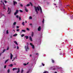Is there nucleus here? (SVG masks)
I'll list each match as a JSON object with an SVG mask.
<instances>
[{
  "instance_id": "obj_1",
  "label": "nucleus",
  "mask_w": 73,
  "mask_h": 73,
  "mask_svg": "<svg viewBox=\"0 0 73 73\" xmlns=\"http://www.w3.org/2000/svg\"><path fill=\"white\" fill-rule=\"evenodd\" d=\"M35 12H36L37 14H38V11H37V10L38 11H39L40 9L41 13H42V9H41V7L39 6V7H35Z\"/></svg>"
},
{
  "instance_id": "obj_2",
  "label": "nucleus",
  "mask_w": 73,
  "mask_h": 73,
  "mask_svg": "<svg viewBox=\"0 0 73 73\" xmlns=\"http://www.w3.org/2000/svg\"><path fill=\"white\" fill-rule=\"evenodd\" d=\"M27 46H25V48L26 50V51L27 52L28 51V50H29V47H28V43H27Z\"/></svg>"
},
{
  "instance_id": "obj_3",
  "label": "nucleus",
  "mask_w": 73,
  "mask_h": 73,
  "mask_svg": "<svg viewBox=\"0 0 73 73\" xmlns=\"http://www.w3.org/2000/svg\"><path fill=\"white\" fill-rule=\"evenodd\" d=\"M8 13V14H10L11 13V9H10L9 7L8 8V11H7Z\"/></svg>"
},
{
  "instance_id": "obj_4",
  "label": "nucleus",
  "mask_w": 73,
  "mask_h": 73,
  "mask_svg": "<svg viewBox=\"0 0 73 73\" xmlns=\"http://www.w3.org/2000/svg\"><path fill=\"white\" fill-rule=\"evenodd\" d=\"M30 45H31V46H32V48L33 49H34L35 46H34V45H33V44H32V43H30Z\"/></svg>"
},
{
  "instance_id": "obj_5",
  "label": "nucleus",
  "mask_w": 73,
  "mask_h": 73,
  "mask_svg": "<svg viewBox=\"0 0 73 73\" xmlns=\"http://www.w3.org/2000/svg\"><path fill=\"white\" fill-rule=\"evenodd\" d=\"M13 57V55L12 54V53H10V59L11 60L12 59V58Z\"/></svg>"
},
{
  "instance_id": "obj_6",
  "label": "nucleus",
  "mask_w": 73,
  "mask_h": 73,
  "mask_svg": "<svg viewBox=\"0 0 73 73\" xmlns=\"http://www.w3.org/2000/svg\"><path fill=\"white\" fill-rule=\"evenodd\" d=\"M31 71L32 70L31 69H29L27 71V73H29L30 72H31Z\"/></svg>"
},
{
  "instance_id": "obj_7",
  "label": "nucleus",
  "mask_w": 73,
  "mask_h": 73,
  "mask_svg": "<svg viewBox=\"0 0 73 73\" xmlns=\"http://www.w3.org/2000/svg\"><path fill=\"white\" fill-rule=\"evenodd\" d=\"M25 11L26 12H28V9H27L25 7Z\"/></svg>"
},
{
  "instance_id": "obj_8",
  "label": "nucleus",
  "mask_w": 73,
  "mask_h": 73,
  "mask_svg": "<svg viewBox=\"0 0 73 73\" xmlns=\"http://www.w3.org/2000/svg\"><path fill=\"white\" fill-rule=\"evenodd\" d=\"M18 71L17 72V73H19L20 72V68H17Z\"/></svg>"
},
{
  "instance_id": "obj_9",
  "label": "nucleus",
  "mask_w": 73,
  "mask_h": 73,
  "mask_svg": "<svg viewBox=\"0 0 73 73\" xmlns=\"http://www.w3.org/2000/svg\"><path fill=\"white\" fill-rule=\"evenodd\" d=\"M29 64V62H27V64L26 63H24L23 64V65H24L25 66H26L27 65H28Z\"/></svg>"
},
{
  "instance_id": "obj_10",
  "label": "nucleus",
  "mask_w": 73,
  "mask_h": 73,
  "mask_svg": "<svg viewBox=\"0 0 73 73\" xmlns=\"http://www.w3.org/2000/svg\"><path fill=\"white\" fill-rule=\"evenodd\" d=\"M13 3H14V5H15V4H17V2H15V1H13Z\"/></svg>"
},
{
  "instance_id": "obj_11",
  "label": "nucleus",
  "mask_w": 73,
  "mask_h": 73,
  "mask_svg": "<svg viewBox=\"0 0 73 73\" xmlns=\"http://www.w3.org/2000/svg\"><path fill=\"white\" fill-rule=\"evenodd\" d=\"M40 30H41V27L40 26L38 28V31H40Z\"/></svg>"
},
{
  "instance_id": "obj_12",
  "label": "nucleus",
  "mask_w": 73,
  "mask_h": 73,
  "mask_svg": "<svg viewBox=\"0 0 73 73\" xmlns=\"http://www.w3.org/2000/svg\"><path fill=\"white\" fill-rule=\"evenodd\" d=\"M34 35V32H32L31 34V37H33Z\"/></svg>"
},
{
  "instance_id": "obj_13",
  "label": "nucleus",
  "mask_w": 73,
  "mask_h": 73,
  "mask_svg": "<svg viewBox=\"0 0 73 73\" xmlns=\"http://www.w3.org/2000/svg\"><path fill=\"white\" fill-rule=\"evenodd\" d=\"M29 39L30 41H32V38L31 37V36H29Z\"/></svg>"
},
{
  "instance_id": "obj_14",
  "label": "nucleus",
  "mask_w": 73,
  "mask_h": 73,
  "mask_svg": "<svg viewBox=\"0 0 73 73\" xmlns=\"http://www.w3.org/2000/svg\"><path fill=\"white\" fill-rule=\"evenodd\" d=\"M14 43H15V44H16V45H18V44L17 43V42L16 41H14Z\"/></svg>"
},
{
  "instance_id": "obj_15",
  "label": "nucleus",
  "mask_w": 73,
  "mask_h": 73,
  "mask_svg": "<svg viewBox=\"0 0 73 73\" xmlns=\"http://www.w3.org/2000/svg\"><path fill=\"white\" fill-rule=\"evenodd\" d=\"M13 66V64H11L8 65L9 66H10V67H12Z\"/></svg>"
},
{
  "instance_id": "obj_16",
  "label": "nucleus",
  "mask_w": 73,
  "mask_h": 73,
  "mask_svg": "<svg viewBox=\"0 0 73 73\" xmlns=\"http://www.w3.org/2000/svg\"><path fill=\"white\" fill-rule=\"evenodd\" d=\"M25 37L26 38V39H28V36H25Z\"/></svg>"
},
{
  "instance_id": "obj_17",
  "label": "nucleus",
  "mask_w": 73,
  "mask_h": 73,
  "mask_svg": "<svg viewBox=\"0 0 73 73\" xmlns=\"http://www.w3.org/2000/svg\"><path fill=\"white\" fill-rule=\"evenodd\" d=\"M8 60H9V59H8L6 60L5 61V64L6 63H7V62H8Z\"/></svg>"
},
{
  "instance_id": "obj_18",
  "label": "nucleus",
  "mask_w": 73,
  "mask_h": 73,
  "mask_svg": "<svg viewBox=\"0 0 73 73\" xmlns=\"http://www.w3.org/2000/svg\"><path fill=\"white\" fill-rule=\"evenodd\" d=\"M22 32H25L26 31L25 30H22V31L21 32V33H22Z\"/></svg>"
},
{
  "instance_id": "obj_19",
  "label": "nucleus",
  "mask_w": 73,
  "mask_h": 73,
  "mask_svg": "<svg viewBox=\"0 0 73 73\" xmlns=\"http://www.w3.org/2000/svg\"><path fill=\"white\" fill-rule=\"evenodd\" d=\"M29 19L30 20H31V19H32V17L30 16L29 17Z\"/></svg>"
},
{
  "instance_id": "obj_20",
  "label": "nucleus",
  "mask_w": 73,
  "mask_h": 73,
  "mask_svg": "<svg viewBox=\"0 0 73 73\" xmlns=\"http://www.w3.org/2000/svg\"><path fill=\"white\" fill-rule=\"evenodd\" d=\"M17 70V68H13V70L14 71V70Z\"/></svg>"
},
{
  "instance_id": "obj_21",
  "label": "nucleus",
  "mask_w": 73,
  "mask_h": 73,
  "mask_svg": "<svg viewBox=\"0 0 73 73\" xmlns=\"http://www.w3.org/2000/svg\"><path fill=\"white\" fill-rule=\"evenodd\" d=\"M17 36V34H15L13 35V36Z\"/></svg>"
},
{
  "instance_id": "obj_22",
  "label": "nucleus",
  "mask_w": 73,
  "mask_h": 73,
  "mask_svg": "<svg viewBox=\"0 0 73 73\" xmlns=\"http://www.w3.org/2000/svg\"><path fill=\"white\" fill-rule=\"evenodd\" d=\"M16 22H15L13 24V25H16Z\"/></svg>"
},
{
  "instance_id": "obj_23",
  "label": "nucleus",
  "mask_w": 73,
  "mask_h": 73,
  "mask_svg": "<svg viewBox=\"0 0 73 73\" xmlns=\"http://www.w3.org/2000/svg\"><path fill=\"white\" fill-rule=\"evenodd\" d=\"M6 50L5 49H4L3 50V52H2V53H4V52H5V51Z\"/></svg>"
},
{
  "instance_id": "obj_24",
  "label": "nucleus",
  "mask_w": 73,
  "mask_h": 73,
  "mask_svg": "<svg viewBox=\"0 0 73 73\" xmlns=\"http://www.w3.org/2000/svg\"><path fill=\"white\" fill-rule=\"evenodd\" d=\"M16 12L17 13H18V12H19V10H17L16 11Z\"/></svg>"
},
{
  "instance_id": "obj_25",
  "label": "nucleus",
  "mask_w": 73,
  "mask_h": 73,
  "mask_svg": "<svg viewBox=\"0 0 73 73\" xmlns=\"http://www.w3.org/2000/svg\"><path fill=\"white\" fill-rule=\"evenodd\" d=\"M8 33H9L8 32V30H7L6 31V34H8Z\"/></svg>"
},
{
  "instance_id": "obj_26",
  "label": "nucleus",
  "mask_w": 73,
  "mask_h": 73,
  "mask_svg": "<svg viewBox=\"0 0 73 73\" xmlns=\"http://www.w3.org/2000/svg\"><path fill=\"white\" fill-rule=\"evenodd\" d=\"M23 72H24V70H23V69H22L21 71V73H23Z\"/></svg>"
},
{
  "instance_id": "obj_27",
  "label": "nucleus",
  "mask_w": 73,
  "mask_h": 73,
  "mask_svg": "<svg viewBox=\"0 0 73 73\" xmlns=\"http://www.w3.org/2000/svg\"><path fill=\"white\" fill-rule=\"evenodd\" d=\"M43 73H48V71H45Z\"/></svg>"
},
{
  "instance_id": "obj_28",
  "label": "nucleus",
  "mask_w": 73,
  "mask_h": 73,
  "mask_svg": "<svg viewBox=\"0 0 73 73\" xmlns=\"http://www.w3.org/2000/svg\"><path fill=\"white\" fill-rule=\"evenodd\" d=\"M1 2H2V3H3V5H5V4H4V2H3L2 1H1Z\"/></svg>"
},
{
  "instance_id": "obj_29",
  "label": "nucleus",
  "mask_w": 73,
  "mask_h": 73,
  "mask_svg": "<svg viewBox=\"0 0 73 73\" xmlns=\"http://www.w3.org/2000/svg\"><path fill=\"white\" fill-rule=\"evenodd\" d=\"M20 6H21V7H23V5L22 4H20Z\"/></svg>"
},
{
  "instance_id": "obj_30",
  "label": "nucleus",
  "mask_w": 73,
  "mask_h": 73,
  "mask_svg": "<svg viewBox=\"0 0 73 73\" xmlns=\"http://www.w3.org/2000/svg\"><path fill=\"white\" fill-rule=\"evenodd\" d=\"M22 25H23V26L24 25V22H23L22 23Z\"/></svg>"
},
{
  "instance_id": "obj_31",
  "label": "nucleus",
  "mask_w": 73,
  "mask_h": 73,
  "mask_svg": "<svg viewBox=\"0 0 73 73\" xmlns=\"http://www.w3.org/2000/svg\"><path fill=\"white\" fill-rule=\"evenodd\" d=\"M29 5H30V4H28L26 6H27V7H29Z\"/></svg>"
},
{
  "instance_id": "obj_32",
  "label": "nucleus",
  "mask_w": 73,
  "mask_h": 73,
  "mask_svg": "<svg viewBox=\"0 0 73 73\" xmlns=\"http://www.w3.org/2000/svg\"><path fill=\"white\" fill-rule=\"evenodd\" d=\"M19 31H20V29H18L17 30V32H19Z\"/></svg>"
},
{
  "instance_id": "obj_33",
  "label": "nucleus",
  "mask_w": 73,
  "mask_h": 73,
  "mask_svg": "<svg viewBox=\"0 0 73 73\" xmlns=\"http://www.w3.org/2000/svg\"><path fill=\"white\" fill-rule=\"evenodd\" d=\"M43 23L44 24V19H43V21H42Z\"/></svg>"
},
{
  "instance_id": "obj_34",
  "label": "nucleus",
  "mask_w": 73,
  "mask_h": 73,
  "mask_svg": "<svg viewBox=\"0 0 73 73\" xmlns=\"http://www.w3.org/2000/svg\"><path fill=\"white\" fill-rule=\"evenodd\" d=\"M16 18L18 19V18H19V15H17L16 16Z\"/></svg>"
},
{
  "instance_id": "obj_35",
  "label": "nucleus",
  "mask_w": 73,
  "mask_h": 73,
  "mask_svg": "<svg viewBox=\"0 0 73 73\" xmlns=\"http://www.w3.org/2000/svg\"><path fill=\"white\" fill-rule=\"evenodd\" d=\"M17 13H16V12H15V13H14V15H16V14H17Z\"/></svg>"
},
{
  "instance_id": "obj_36",
  "label": "nucleus",
  "mask_w": 73,
  "mask_h": 73,
  "mask_svg": "<svg viewBox=\"0 0 73 73\" xmlns=\"http://www.w3.org/2000/svg\"><path fill=\"white\" fill-rule=\"evenodd\" d=\"M9 47H8L6 50H9Z\"/></svg>"
},
{
  "instance_id": "obj_37",
  "label": "nucleus",
  "mask_w": 73,
  "mask_h": 73,
  "mask_svg": "<svg viewBox=\"0 0 73 73\" xmlns=\"http://www.w3.org/2000/svg\"><path fill=\"white\" fill-rule=\"evenodd\" d=\"M21 36L22 37H23V36H24V35L23 34L21 35Z\"/></svg>"
},
{
  "instance_id": "obj_38",
  "label": "nucleus",
  "mask_w": 73,
  "mask_h": 73,
  "mask_svg": "<svg viewBox=\"0 0 73 73\" xmlns=\"http://www.w3.org/2000/svg\"><path fill=\"white\" fill-rule=\"evenodd\" d=\"M9 72H10L9 69H8V70H7L8 73H9Z\"/></svg>"
},
{
  "instance_id": "obj_39",
  "label": "nucleus",
  "mask_w": 73,
  "mask_h": 73,
  "mask_svg": "<svg viewBox=\"0 0 73 73\" xmlns=\"http://www.w3.org/2000/svg\"><path fill=\"white\" fill-rule=\"evenodd\" d=\"M19 11H20V12H23V11H22L21 10H20Z\"/></svg>"
},
{
  "instance_id": "obj_40",
  "label": "nucleus",
  "mask_w": 73,
  "mask_h": 73,
  "mask_svg": "<svg viewBox=\"0 0 73 73\" xmlns=\"http://www.w3.org/2000/svg\"><path fill=\"white\" fill-rule=\"evenodd\" d=\"M27 31H29V29L28 28H27Z\"/></svg>"
},
{
  "instance_id": "obj_41",
  "label": "nucleus",
  "mask_w": 73,
  "mask_h": 73,
  "mask_svg": "<svg viewBox=\"0 0 73 73\" xmlns=\"http://www.w3.org/2000/svg\"><path fill=\"white\" fill-rule=\"evenodd\" d=\"M5 3H7V1H6L5 0L4 1Z\"/></svg>"
},
{
  "instance_id": "obj_42",
  "label": "nucleus",
  "mask_w": 73,
  "mask_h": 73,
  "mask_svg": "<svg viewBox=\"0 0 73 73\" xmlns=\"http://www.w3.org/2000/svg\"><path fill=\"white\" fill-rule=\"evenodd\" d=\"M30 4L31 5V6H32V3H31V2H30Z\"/></svg>"
},
{
  "instance_id": "obj_43",
  "label": "nucleus",
  "mask_w": 73,
  "mask_h": 73,
  "mask_svg": "<svg viewBox=\"0 0 73 73\" xmlns=\"http://www.w3.org/2000/svg\"><path fill=\"white\" fill-rule=\"evenodd\" d=\"M16 28H17V29L19 28V26H17L16 27Z\"/></svg>"
},
{
  "instance_id": "obj_44",
  "label": "nucleus",
  "mask_w": 73,
  "mask_h": 73,
  "mask_svg": "<svg viewBox=\"0 0 73 73\" xmlns=\"http://www.w3.org/2000/svg\"><path fill=\"white\" fill-rule=\"evenodd\" d=\"M30 26L31 27H32V24L31 23V24H30Z\"/></svg>"
},
{
  "instance_id": "obj_45",
  "label": "nucleus",
  "mask_w": 73,
  "mask_h": 73,
  "mask_svg": "<svg viewBox=\"0 0 73 73\" xmlns=\"http://www.w3.org/2000/svg\"><path fill=\"white\" fill-rule=\"evenodd\" d=\"M17 49H19V46H17Z\"/></svg>"
},
{
  "instance_id": "obj_46",
  "label": "nucleus",
  "mask_w": 73,
  "mask_h": 73,
  "mask_svg": "<svg viewBox=\"0 0 73 73\" xmlns=\"http://www.w3.org/2000/svg\"><path fill=\"white\" fill-rule=\"evenodd\" d=\"M42 65H43V66H44V65H45V64H44L43 63H42Z\"/></svg>"
},
{
  "instance_id": "obj_47",
  "label": "nucleus",
  "mask_w": 73,
  "mask_h": 73,
  "mask_svg": "<svg viewBox=\"0 0 73 73\" xmlns=\"http://www.w3.org/2000/svg\"><path fill=\"white\" fill-rule=\"evenodd\" d=\"M3 9H5V6L3 7Z\"/></svg>"
},
{
  "instance_id": "obj_48",
  "label": "nucleus",
  "mask_w": 73,
  "mask_h": 73,
  "mask_svg": "<svg viewBox=\"0 0 73 73\" xmlns=\"http://www.w3.org/2000/svg\"><path fill=\"white\" fill-rule=\"evenodd\" d=\"M13 65H16V63H14V64H13Z\"/></svg>"
},
{
  "instance_id": "obj_49",
  "label": "nucleus",
  "mask_w": 73,
  "mask_h": 73,
  "mask_svg": "<svg viewBox=\"0 0 73 73\" xmlns=\"http://www.w3.org/2000/svg\"><path fill=\"white\" fill-rule=\"evenodd\" d=\"M52 60V62H53V63H54V60Z\"/></svg>"
},
{
  "instance_id": "obj_50",
  "label": "nucleus",
  "mask_w": 73,
  "mask_h": 73,
  "mask_svg": "<svg viewBox=\"0 0 73 73\" xmlns=\"http://www.w3.org/2000/svg\"><path fill=\"white\" fill-rule=\"evenodd\" d=\"M21 17H19V20H21Z\"/></svg>"
},
{
  "instance_id": "obj_51",
  "label": "nucleus",
  "mask_w": 73,
  "mask_h": 73,
  "mask_svg": "<svg viewBox=\"0 0 73 73\" xmlns=\"http://www.w3.org/2000/svg\"><path fill=\"white\" fill-rule=\"evenodd\" d=\"M4 68H6V65H5L4 67Z\"/></svg>"
},
{
  "instance_id": "obj_52",
  "label": "nucleus",
  "mask_w": 73,
  "mask_h": 73,
  "mask_svg": "<svg viewBox=\"0 0 73 73\" xmlns=\"http://www.w3.org/2000/svg\"><path fill=\"white\" fill-rule=\"evenodd\" d=\"M16 48V46H14V47H13V48Z\"/></svg>"
},
{
  "instance_id": "obj_53",
  "label": "nucleus",
  "mask_w": 73,
  "mask_h": 73,
  "mask_svg": "<svg viewBox=\"0 0 73 73\" xmlns=\"http://www.w3.org/2000/svg\"><path fill=\"white\" fill-rule=\"evenodd\" d=\"M27 23V21H25V23Z\"/></svg>"
},
{
  "instance_id": "obj_54",
  "label": "nucleus",
  "mask_w": 73,
  "mask_h": 73,
  "mask_svg": "<svg viewBox=\"0 0 73 73\" xmlns=\"http://www.w3.org/2000/svg\"><path fill=\"white\" fill-rule=\"evenodd\" d=\"M36 54V55H37L38 56V53Z\"/></svg>"
},
{
  "instance_id": "obj_55",
  "label": "nucleus",
  "mask_w": 73,
  "mask_h": 73,
  "mask_svg": "<svg viewBox=\"0 0 73 73\" xmlns=\"http://www.w3.org/2000/svg\"><path fill=\"white\" fill-rule=\"evenodd\" d=\"M30 57H32V55H31V54L30 55Z\"/></svg>"
},
{
  "instance_id": "obj_56",
  "label": "nucleus",
  "mask_w": 73,
  "mask_h": 73,
  "mask_svg": "<svg viewBox=\"0 0 73 73\" xmlns=\"http://www.w3.org/2000/svg\"><path fill=\"white\" fill-rule=\"evenodd\" d=\"M67 7H70V5H67Z\"/></svg>"
},
{
  "instance_id": "obj_57",
  "label": "nucleus",
  "mask_w": 73,
  "mask_h": 73,
  "mask_svg": "<svg viewBox=\"0 0 73 73\" xmlns=\"http://www.w3.org/2000/svg\"><path fill=\"white\" fill-rule=\"evenodd\" d=\"M54 73H57V72H55Z\"/></svg>"
},
{
  "instance_id": "obj_58",
  "label": "nucleus",
  "mask_w": 73,
  "mask_h": 73,
  "mask_svg": "<svg viewBox=\"0 0 73 73\" xmlns=\"http://www.w3.org/2000/svg\"><path fill=\"white\" fill-rule=\"evenodd\" d=\"M15 58H16V59H17V56H16V57H15Z\"/></svg>"
},
{
  "instance_id": "obj_59",
  "label": "nucleus",
  "mask_w": 73,
  "mask_h": 73,
  "mask_svg": "<svg viewBox=\"0 0 73 73\" xmlns=\"http://www.w3.org/2000/svg\"><path fill=\"white\" fill-rule=\"evenodd\" d=\"M14 61V59H13L12 60V61Z\"/></svg>"
},
{
  "instance_id": "obj_60",
  "label": "nucleus",
  "mask_w": 73,
  "mask_h": 73,
  "mask_svg": "<svg viewBox=\"0 0 73 73\" xmlns=\"http://www.w3.org/2000/svg\"><path fill=\"white\" fill-rule=\"evenodd\" d=\"M14 58V59H13V60H15V58Z\"/></svg>"
},
{
  "instance_id": "obj_61",
  "label": "nucleus",
  "mask_w": 73,
  "mask_h": 73,
  "mask_svg": "<svg viewBox=\"0 0 73 73\" xmlns=\"http://www.w3.org/2000/svg\"><path fill=\"white\" fill-rule=\"evenodd\" d=\"M55 69H56L55 68H53V70H55Z\"/></svg>"
},
{
  "instance_id": "obj_62",
  "label": "nucleus",
  "mask_w": 73,
  "mask_h": 73,
  "mask_svg": "<svg viewBox=\"0 0 73 73\" xmlns=\"http://www.w3.org/2000/svg\"><path fill=\"white\" fill-rule=\"evenodd\" d=\"M13 31H14V32H15V30H13Z\"/></svg>"
},
{
  "instance_id": "obj_63",
  "label": "nucleus",
  "mask_w": 73,
  "mask_h": 73,
  "mask_svg": "<svg viewBox=\"0 0 73 73\" xmlns=\"http://www.w3.org/2000/svg\"><path fill=\"white\" fill-rule=\"evenodd\" d=\"M1 54H0V56H1Z\"/></svg>"
},
{
  "instance_id": "obj_64",
  "label": "nucleus",
  "mask_w": 73,
  "mask_h": 73,
  "mask_svg": "<svg viewBox=\"0 0 73 73\" xmlns=\"http://www.w3.org/2000/svg\"><path fill=\"white\" fill-rule=\"evenodd\" d=\"M61 54H62L61 53H60V55H61Z\"/></svg>"
}]
</instances>
